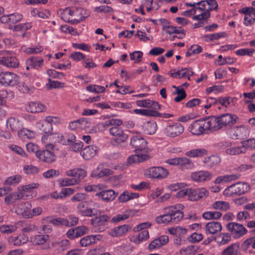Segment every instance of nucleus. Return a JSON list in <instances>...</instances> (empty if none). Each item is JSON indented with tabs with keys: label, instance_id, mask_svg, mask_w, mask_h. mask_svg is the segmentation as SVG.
<instances>
[{
	"label": "nucleus",
	"instance_id": "c9c22d12",
	"mask_svg": "<svg viewBox=\"0 0 255 255\" xmlns=\"http://www.w3.org/2000/svg\"><path fill=\"white\" fill-rule=\"evenodd\" d=\"M49 239V236L47 234H38L30 238V242L35 245H43Z\"/></svg>",
	"mask_w": 255,
	"mask_h": 255
},
{
	"label": "nucleus",
	"instance_id": "4468645a",
	"mask_svg": "<svg viewBox=\"0 0 255 255\" xmlns=\"http://www.w3.org/2000/svg\"><path fill=\"white\" fill-rule=\"evenodd\" d=\"M240 13L245 14L244 24L246 26L253 25L255 22V8L244 7L239 10Z\"/></svg>",
	"mask_w": 255,
	"mask_h": 255
},
{
	"label": "nucleus",
	"instance_id": "ddd939ff",
	"mask_svg": "<svg viewBox=\"0 0 255 255\" xmlns=\"http://www.w3.org/2000/svg\"><path fill=\"white\" fill-rule=\"evenodd\" d=\"M120 126H115L109 129L110 134L114 137L116 142L120 143L125 142L128 138L127 131L124 130Z\"/></svg>",
	"mask_w": 255,
	"mask_h": 255
},
{
	"label": "nucleus",
	"instance_id": "4be33fe9",
	"mask_svg": "<svg viewBox=\"0 0 255 255\" xmlns=\"http://www.w3.org/2000/svg\"><path fill=\"white\" fill-rule=\"evenodd\" d=\"M50 149L46 148L44 150H40L37 153V157L41 160L47 163H52L56 160V156Z\"/></svg>",
	"mask_w": 255,
	"mask_h": 255
},
{
	"label": "nucleus",
	"instance_id": "a19ab883",
	"mask_svg": "<svg viewBox=\"0 0 255 255\" xmlns=\"http://www.w3.org/2000/svg\"><path fill=\"white\" fill-rule=\"evenodd\" d=\"M149 237L148 231L146 230H144L140 231L138 235L132 236L131 241L136 244H139L147 240Z\"/></svg>",
	"mask_w": 255,
	"mask_h": 255
},
{
	"label": "nucleus",
	"instance_id": "774afa93",
	"mask_svg": "<svg viewBox=\"0 0 255 255\" xmlns=\"http://www.w3.org/2000/svg\"><path fill=\"white\" fill-rule=\"evenodd\" d=\"M254 236L247 239L241 245L243 251H247L248 249L252 247L254 249Z\"/></svg>",
	"mask_w": 255,
	"mask_h": 255
},
{
	"label": "nucleus",
	"instance_id": "4d7b16f0",
	"mask_svg": "<svg viewBox=\"0 0 255 255\" xmlns=\"http://www.w3.org/2000/svg\"><path fill=\"white\" fill-rule=\"evenodd\" d=\"M212 207L215 209L226 211L230 208V205L227 202L218 201L214 203Z\"/></svg>",
	"mask_w": 255,
	"mask_h": 255
},
{
	"label": "nucleus",
	"instance_id": "dca6fc26",
	"mask_svg": "<svg viewBox=\"0 0 255 255\" xmlns=\"http://www.w3.org/2000/svg\"><path fill=\"white\" fill-rule=\"evenodd\" d=\"M250 128L246 125H243L240 126H237L233 129L232 138L234 139H245L250 134Z\"/></svg>",
	"mask_w": 255,
	"mask_h": 255
},
{
	"label": "nucleus",
	"instance_id": "603ef678",
	"mask_svg": "<svg viewBox=\"0 0 255 255\" xmlns=\"http://www.w3.org/2000/svg\"><path fill=\"white\" fill-rule=\"evenodd\" d=\"M231 239V236L228 233H222L215 238V241L220 246L228 243Z\"/></svg>",
	"mask_w": 255,
	"mask_h": 255
},
{
	"label": "nucleus",
	"instance_id": "052dcab7",
	"mask_svg": "<svg viewBox=\"0 0 255 255\" xmlns=\"http://www.w3.org/2000/svg\"><path fill=\"white\" fill-rule=\"evenodd\" d=\"M79 218L72 215H68L65 218V226L68 227H73L78 223Z\"/></svg>",
	"mask_w": 255,
	"mask_h": 255
},
{
	"label": "nucleus",
	"instance_id": "f03ea898",
	"mask_svg": "<svg viewBox=\"0 0 255 255\" xmlns=\"http://www.w3.org/2000/svg\"><path fill=\"white\" fill-rule=\"evenodd\" d=\"M184 208V206L181 204L165 207L163 210L164 214L156 217L155 221L158 224L177 223L183 218L184 214L182 211Z\"/></svg>",
	"mask_w": 255,
	"mask_h": 255
},
{
	"label": "nucleus",
	"instance_id": "f8f14e48",
	"mask_svg": "<svg viewBox=\"0 0 255 255\" xmlns=\"http://www.w3.org/2000/svg\"><path fill=\"white\" fill-rule=\"evenodd\" d=\"M110 220V217L106 215L96 217L91 220V223L96 232H102L107 228V223Z\"/></svg>",
	"mask_w": 255,
	"mask_h": 255
},
{
	"label": "nucleus",
	"instance_id": "864d4df0",
	"mask_svg": "<svg viewBox=\"0 0 255 255\" xmlns=\"http://www.w3.org/2000/svg\"><path fill=\"white\" fill-rule=\"evenodd\" d=\"M210 100L213 101V103L214 104L219 103L223 106L227 107L230 104L231 98L230 97L225 98L220 97L218 99L210 98L207 100V103H209Z\"/></svg>",
	"mask_w": 255,
	"mask_h": 255
},
{
	"label": "nucleus",
	"instance_id": "680f3d73",
	"mask_svg": "<svg viewBox=\"0 0 255 255\" xmlns=\"http://www.w3.org/2000/svg\"><path fill=\"white\" fill-rule=\"evenodd\" d=\"M93 208H86L84 210L81 211V215L83 216L86 217H93L97 214V213L95 212V208L98 207L99 205L98 204L94 203L93 204Z\"/></svg>",
	"mask_w": 255,
	"mask_h": 255
},
{
	"label": "nucleus",
	"instance_id": "7c9ffc66",
	"mask_svg": "<svg viewBox=\"0 0 255 255\" xmlns=\"http://www.w3.org/2000/svg\"><path fill=\"white\" fill-rule=\"evenodd\" d=\"M143 132L147 134H153L157 129V124L154 121H147L142 125Z\"/></svg>",
	"mask_w": 255,
	"mask_h": 255
},
{
	"label": "nucleus",
	"instance_id": "39448f33",
	"mask_svg": "<svg viewBox=\"0 0 255 255\" xmlns=\"http://www.w3.org/2000/svg\"><path fill=\"white\" fill-rule=\"evenodd\" d=\"M210 117L194 121L189 127V130L194 134L199 135L206 131L213 132Z\"/></svg>",
	"mask_w": 255,
	"mask_h": 255
},
{
	"label": "nucleus",
	"instance_id": "20e7f679",
	"mask_svg": "<svg viewBox=\"0 0 255 255\" xmlns=\"http://www.w3.org/2000/svg\"><path fill=\"white\" fill-rule=\"evenodd\" d=\"M213 131L218 130L224 127H231L237 123L238 118L237 115L225 114L218 117H210Z\"/></svg>",
	"mask_w": 255,
	"mask_h": 255
},
{
	"label": "nucleus",
	"instance_id": "9d476101",
	"mask_svg": "<svg viewBox=\"0 0 255 255\" xmlns=\"http://www.w3.org/2000/svg\"><path fill=\"white\" fill-rule=\"evenodd\" d=\"M19 78L16 74L11 72L0 73V84L5 87H13L18 83Z\"/></svg>",
	"mask_w": 255,
	"mask_h": 255
},
{
	"label": "nucleus",
	"instance_id": "0e129e2a",
	"mask_svg": "<svg viewBox=\"0 0 255 255\" xmlns=\"http://www.w3.org/2000/svg\"><path fill=\"white\" fill-rule=\"evenodd\" d=\"M17 227L15 225H4L0 227V231L4 234H11L16 231Z\"/></svg>",
	"mask_w": 255,
	"mask_h": 255
},
{
	"label": "nucleus",
	"instance_id": "f3484780",
	"mask_svg": "<svg viewBox=\"0 0 255 255\" xmlns=\"http://www.w3.org/2000/svg\"><path fill=\"white\" fill-rule=\"evenodd\" d=\"M0 63L7 67L16 68L19 65V61L14 54L8 53L0 58Z\"/></svg>",
	"mask_w": 255,
	"mask_h": 255
},
{
	"label": "nucleus",
	"instance_id": "5fc2aeb1",
	"mask_svg": "<svg viewBox=\"0 0 255 255\" xmlns=\"http://www.w3.org/2000/svg\"><path fill=\"white\" fill-rule=\"evenodd\" d=\"M185 5L191 6L192 8L190 9L184 11L182 14L183 15L189 16L196 13L197 10L199 11V9L198 8L199 5L196 4V2H186Z\"/></svg>",
	"mask_w": 255,
	"mask_h": 255
},
{
	"label": "nucleus",
	"instance_id": "bb28decb",
	"mask_svg": "<svg viewBox=\"0 0 255 255\" xmlns=\"http://www.w3.org/2000/svg\"><path fill=\"white\" fill-rule=\"evenodd\" d=\"M7 241L10 245L19 246L26 243L28 238L24 235H14L9 237Z\"/></svg>",
	"mask_w": 255,
	"mask_h": 255
},
{
	"label": "nucleus",
	"instance_id": "e2e57ef3",
	"mask_svg": "<svg viewBox=\"0 0 255 255\" xmlns=\"http://www.w3.org/2000/svg\"><path fill=\"white\" fill-rule=\"evenodd\" d=\"M226 36V33L224 32L214 33L210 34H207L204 36L205 41H213L218 40L221 38L224 37Z\"/></svg>",
	"mask_w": 255,
	"mask_h": 255
},
{
	"label": "nucleus",
	"instance_id": "3c124183",
	"mask_svg": "<svg viewBox=\"0 0 255 255\" xmlns=\"http://www.w3.org/2000/svg\"><path fill=\"white\" fill-rule=\"evenodd\" d=\"M204 162L207 166L211 167L218 164L220 162V159L219 156L213 155L205 157L204 159Z\"/></svg>",
	"mask_w": 255,
	"mask_h": 255
},
{
	"label": "nucleus",
	"instance_id": "f257e3e1",
	"mask_svg": "<svg viewBox=\"0 0 255 255\" xmlns=\"http://www.w3.org/2000/svg\"><path fill=\"white\" fill-rule=\"evenodd\" d=\"M130 144L135 148L136 154L128 158V163L140 162L149 158V156L147 154L148 148H147L146 141L140 135H133L130 139Z\"/></svg>",
	"mask_w": 255,
	"mask_h": 255
},
{
	"label": "nucleus",
	"instance_id": "8fccbe9b",
	"mask_svg": "<svg viewBox=\"0 0 255 255\" xmlns=\"http://www.w3.org/2000/svg\"><path fill=\"white\" fill-rule=\"evenodd\" d=\"M31 14L33 16L38 17L43 19L48 18L50 16V12L48 10H40L37 8L31 10Z\"/></svg>",
	"mask_w": 255,
	"mask_h": 255
},
{
	"label": "nucleus",
	"instance_id": "6ab92c4d",
	"mask_svg": "<svg viewBox=\"0 0 255 255\" xmlns=\"http://www.w3.org/2000/svg\"><path fill=\"white\" fill-rule=\"evenodd\" d=\"M148 174L152 178L163 179L168 174L167 170L162 167H152L148 169Z\"/></svg>",
	"mask_w": 255,
	"mask_h": 255
},
{
	"label": "nucleus",
	"instance_id": "412c9836",
	"mask_svg": "<svg viewBox=\"0 0 255 255\" xmlns=\"http://www.w3.org/2000/svg\"><path fill=\"white\" fill-rule=\"evenodd\" d=\"M190 178L194 181L201 182L209 180L211 178V174L209 171L200 170L192 172Z\"/></svg>",
	"mask_w": 255,
	"mask_h": 255
},
{
	"label": "nucleus",
	"instance_id": "473e14b6",
	"mask_svg": "<svg viewBox=\"0 0 255 255\" xmlns=\"http://www.w3.org/2000/svg\"><path fill=\"white\" fill-rule=\"evenodd\" d=\"M6 125L7 128H9V129L13 132L18 131V133L22 127L20 121L13 117H11L7 120Z\"/></svg>",
	"mask_w": 255,
	"mask_h": 255
},
{
	"label": "nucleus",
	"instance_id": "de8ad7c7",
	"mask_svg": "<svg viewBox=\"0 0 255 255\" xmlns=\"http://www.w3.org/2000/svg\"><path fill=\"white\" fill-rule=\"evenodd\" d=\"M139 195L137 193H132L128 191L124 192L119 197L120 202L124 203L129 200L138 198Z\"/></svg>",
	"mask_w": 255,
	"mask_h": 255
},
{
	"label": "nucleus",
	"instance_id": "393cba45",
	"mask_svg": "<svg viewBox=\"0 0 255 255\" xmlns=\"http://www.w3.org/2000/svg\"><path fill=\"white\" fill-rule=\"evenodd\" d=\"M25 109L28 112L35 113L45 111L46 107L39 102H31L26 105Z\"/></svg>",
	"mask_w": 255,
	"mask_h": 255
},
{
	"label": "nucleus",
	"instance_id": "bf43d9fd",
	"mask_svg": "<svg viewBox=\"0 0 255 255\" xmlns=\"http://www.w3.org/2000/svg\"><path fill=\"white\" fill-rule=\"evenodd\" d=\"M47 222L53 224L55 226H65V222L64 218H54L52 217H47Z\"/></svg>",
	"mask_w": 255,
	"mask_h": 255
},
{
	"label": "nucleus",
	"instance_id": "13d9d810",
	"mask_svg": "<svg viewBox=\"0 0 255 255\" xmlns=\"http://www.w3.org/2000/svg\"><path fill=\"white\" fill-rule=\"evenodd\" d=\"M22 177L20 175H15L8 177L4 182V185H12L19 183Z\"/></svg>",
	"mask_w": 255,
	"mask_h": 255
},
{
	"label": "nucleus",
	"instance_id": "b1692460",
	"mask_svg": "<svg viewBox=\"0 0 255 255\" xmlns=\"http://www.w3.org/2000/svg\"><path fill=\"white\" fill-rule=\"evenodd\" d=\"M169 241L168 237L166 235H162L158 238L155 239L148 245V249L150 251L159 249L161 246L165 245Z\"/></svg>",
	"mask_w": 255,
	"mask_h": 255
},
{
	"label": "nucleus",
	"instance_id": "a18cd8bd",
	"mask_svg": "<svg viewBox=\"0 0 255 255\" xmlns=\"http://www.w3.org/2000/svg\"><path fill=\"white\" fill-rule=\"evenodd\" d=\"M247 149L244 145L241 146H233L226 149V153L231 155H237L246 152Z\"/></svg>",
	"mask_w": 255,
	"mask_h": 255
},
{
	"label": "nucleus",
	"instance_id": "a878e982",
	"mask_svg": "<svg viewBox=\"0 0 255 255\" xmlns=\"http://www.w3.org/2000/svg\"><path fill=\"white\" fill-rule=\"evenodd\" d=\"M113 173V171L109 168H104L103 164L99 165L97 168L91 173L92 177L101 178L109 176Z\"/></svg>",
	"mask_w": 255,
	"mask_h": 255
},
{
	"label": "nucleus",
	"instance_id": "0eeeda50",
	"mask_svg": "<svg viewBox=\"0 0 255 255\" xmlns=\"http://www.w3.org/2000/svg\"><path fill=\"white\" fill-rule=\"evenodd\" d=\"M250 189L249 184L245 182H238L226 188L223 194L227 197H234L241 195L248 192Z\"/></svg>",
	"mask_w": 255,
	"mask_h": 255
},
{
	"label": "nucleus",
	"instance_id": "1a4fd4ad",
	"mask_svg": "<svg viewBox=\"0 0 255 255\" xmlns=\"http://www.w3.org/2000/svg\"><path fill=\"white\" fill-rule=\"evenodd\" d=\"M184 130V127L180 123L168 124L164 128L163 133L168 137H175L179 136Z\"/></svg>",
	"mask_w": 255,
	"mask_h": 255
},
{
	"label": "nucleus",
	"instance_id": "4c0bfd02",
	"mask_svg": "<svg viewBox=\"0 0 255 255\" xmlns=\"http://www.w3.org/2000/svg\"><path fill=\"white\" fill-rule=\"evenodd\" d=\"M136 103L137 106L140 107L151 108L154 110L160 109V105L158 103L148 99L138 100L136 101Z\"/></svg>",
	"mask_w": 255,
	"mask_h": 255
},
{
	"label": "nucleus",
	"instance_id": "f704fd0d",
	"mask_svg": "<svg viewBox=\"0 0 255 255\" xmlns=\"http://www.w3.org/2000/svg\"><path fill=\"white\" fill-rule=\"evenodd\" d=\"M178 166L181 170L191 169L194 167L192 160L184 156L178 157Z\"/></svg>",
	"mask_w": 255,
	"mask_h": 255
},
{
	"label": "nucleus",
	"instance_id": "6e6552de",
	"mask_svg": "<svg viewBox=\"0 0 255 255\" xmlns=\"http://www.w3.org/2000/svg\"><path fill=\"white\" fill-rule=\"evenodd\" d=\"M62 134L54 132L43 135L41 137V141L45 144L46 148L52 149L54 148V144L59 143L62 144L65 143V140H63Z\"/></svg>",
	"mask_w": 255,
	"mask_h": 255
},
{
	"label": "nucleus",
	"instance_id": "6e6d98bb",
	"mask_svg": "<svg viewBox=\"0 0 255 255\" xmlns=\"http://www.w3.org/2000/svg\"><path fill=\"white\" fill-rule=\"evenodd\" d=\"M222 214L218 211H208L203 213V217L206 220L218 219L222 217Z\"/></svg>",
	"mask_w": 255,
	"mask_h": 255
},
{
	"label": "nucleus",
	"instance_id": "aec40b11",
	"mask_svg": "<svg viewBox=\"0 0 255 255\" xmlns=\"http://www.w3.org/2000/svg\"><path fill=\"white\" fill-rule=\"evenodd\" d=\"M103 237V236L100 234L87 235L80 240V245L82 247H86L102 240Z\"/></svg>",
	"mask_w": 255,
	"mask_h": 255
},
{
	"label": "nucleus",
	"instance_id": "49530a36",
	"mask_svg": "<svg viewBox=\"0 0 255 255\" xmlns=\"http://www.w3.org/2000/svg\"><path fill=\"white\" fill-rule=\"evenodd\" d=\"M193 72L186 68H182L180 70H178L174 73H169V75L175 78H181L185 77L186 76L192 75Z\"/></svg>",
	"mask_w": 255,
	"mask_h": 255
},
{
	"label": "nucleus",
	"instance_id": "09e8293b",
	"mask_svg": "<svg viewBox=\"0 0 255 255\" xmlns=\"http://www.w3.org/2000/svg\"><path fill=\"white\" fill-rule=\"evenodd\" d=\"M22 198L21 195L18 192H13L7 195L4 198V202L6 205L15 203Z\"/></svg>",
	"mask_w": 255,
	"mask_h": 255
},
{
	"label": "nucleus",
	"instance_id": "37998d69",
	"mask_svg": "<svg viewBox=\"0 0 255 255\" xmlns=\"http://www.w3.org/2000/svg\"><path fill=\"white\" fill-rule=\"evenodd\" d=\"M239 253V244L238 243L232 244L222 252V255H238Z\"/></svg>",
	"mask_w": 255,
	"mask_h": 255
},
{
	"label": "nucleus",
	"instance_id": "c756f323",
	"mask_svg": "<svg viewBox=\"0 0 255 255\" xmlns=\"http://www.w3.org/2000/svg\"><path fill=\"white\" fill-rule=\"evenodd\" d=\"M130 229V226L123 225L115 228L109 232V234L113 237H120L127 233Z\"/></svg>",
	"mask_w": 255,
	"mask_h": 255
},
{
	"label": "nucleus",
	"instance_id": "338daca9",
	"mask_svg": "<svg viewBox=\"0 0 255 255\" xmlns=\"http://www.w3.org/2000/svg\"><path fill=\"white\" fill-rule=\"evenodd\" d=\"M86 90L92 93H101L105 92V88L102 86L93 85L87 86Z\"/></svg>",
	"mask_w": 255,
	"mask_h": 255
},
{
	"label": "nucleus",
	"instance_id": "72a5a7b5",
	"mask_svg": "<svg viewBox=\"0 0 255 255\" xmlns=\"http://www.w3.org/2000/svg\"><path fill=\"white\" fill-rule=\"evenodd\" d=\"M206 231L209 234H216L222 230V227L218 222H211L208 223L205 226Z\"/></svg>",
	"mask_w": 255,
	"mask_h": 255
},
{
	"label": "nucleus",
	"instance_id": "58836bf2",
	"mask_svg": "<svg viewBox=\"0 0 255 255\" xmlns=\"http://www.w3.org/2000/svg\"><path fill=\"white\" fill-rule=\"evenodd\" d=\"M166 32L169 34H177L178 39H183L185 37V32L182 27H176L173 26H168L167 27Z\"/></svg>",
	"mask_w": 255,
	"mask_h": 255
},
{
	"label": "nucleus",
	"instance_id": "cd10ccee",
	"mask_svg": "<svg viewBox=\"0 0 255 255\" xmlns=\"http://www.w3.org/2000/svg\"><path fill=\"white\" fill-rule=\"evenodd\" d=\"M117 194L113 190H103L97 192L96 195L105 202H110L113 201L116 197Z\"/></svg>",
	"mask_w": 255,
	"mask_h": 255
},
{
	"label": "nucleus",
	"instance_id": "c03bdc74",
	"mask_svg": "<svg viewBox=\"0 0 255 255\" xmlns=\"http://www.w3.org/2000/svg\"><path fill=\"white\" fill-rule=\"evenodd\" d=\"M240 175L239 174H231V175H226L224 176H220L218 177L215 181L216 184H220L221 183H225L227 182L231 181L238 179L240 178Z\"/></svg>",
	"mask_w": 255,
	"mask_h": 255
},
{
	"label": "nucleus",
	"instance_id": "5701e85b",
	"mask_svg": "<svg viewBox=\"0 0 255 255\" xmlns=\"http://www.w3.org/2000/svg\"><path fill=\"white\" fill-rule=\"evenodd\" d=\"M31 207V204L29 202H22L17 205L15 212L16 214L21 215L24 218L27 219L26 215L28 214Z\"/></svg>",
	"mask_w": 255,
	"mask_h": 255
},
{
	"label": "nucleus",
	"instance_id": "7ed1b4c3",
	"mask_svg": "<svg viewBox=\"0 0 255 255\" xmlns=\"http://www.w3.org/2000/svg\"><path fill=\"white\" fill-rule=\"evenodd\" d=\"M90 15L86 9L79 7H69L65 9L61 13V18L64 21L71 24H78Z\"/></svg>",
	"mask_w": 255,
	"mask_h": 255
},
{
	"label": "nucleus",
	"instance_id": "69168bd1",
	"mask_svg": "<svg viewBox=\"0 0 255 255\" xmlns=\"http://www.w3.org/2000/svg\"><path fill=\"white\" fill-rule=\"evenodd\" d=\"M79 183V180L77 179L64 178L62 179L60 182L61 186H68L77 184Z\"/></svg>",
	"mask_w": 255,
	"mask_h": 255
},
{
	"label": "nucleus",
	"instance_id": "a211bd4d",
	"mask_svg": "<svg viewBox=\"0 0 255 255\" xmlns=\"http://www.w3.org/2000/svg\"><path fill=\"white\" fill-rule=\"evenodd\" d=\"M209 192L205 188L193 189L190 188L189 200L197 201L200 199L206 198Z\"/></svg>",
	"mask_w": 255,
	"mask_h": 255
},
{
	"label": "nucleus",
	"instance_id": "e433bc0d",
	"mask_svg": "<svg viewBox=\"0 0 255 255\" xmlns=\"http://www.w3.org/2000/svg\"><path fill=\"white\" fill-rule=\"evenodd\" d=\"M26 64L30 65L31 68L38 69L43 65V59L40 57L32 56L26 60Z\"/></svg>",
	"mask_w": 255,
	"mask_h": 255
},
{
	"label": "nucleus",
	"instance_id": "2f4dec72",
	"mask_svg": "<svg viewBox=\"0 0 255 255\" xmlns=\"http://www.w3.org/2000/svg\"><path fill=\"white\" fill-rule=\"evenodd\" d=\"M98 149V147L96 145H89L84 148L82 156L85 159L89 160L97 154Z\"/></svg>",
	"mask_w": 255,
	"mask_h": 255
},
{
	"label": "nucleus",
	"instance_id": "2eb2a0df",
	"mask_svg": "<svg viewBox=\"0 0 255 255\" xmlns=\"http://www.w3.org/2000/svg\"><path fill=\"white\" fill-rule=\"evenodd\" d=\"M89 232L88 228L86 226H80L74 228H70L66 233V236L71 240L79 238Z\"/></svg>",
	"mask_w": 255,
	"mask_h": 255
},
{
	"label": "nucleus",
	"instance_id": "c85d7f7f",
	"mask_svg": "<svg viewBox=\"0 0 255 255\" xmlns=\"http://www.w3.org/2000/svg\"><path fill=\"white\" fill-rule=\"evenodd\" d=\"M66 175L68 176L73 177L74 179H78L79 183L80 180L86 176L87 172L84 169L78 168L67 170L66 172Z\"/></svg>",
	"mask_w": 255,
	"mask_h": 255
},
{
	"label": "nucleus",
	"instance_id": "423d86ee",
	"mask_svg": "<svg viewBox=\"0 0 255 255\" xmlns=\"http://www.w3.org/2000/svg\"><path fill=\"white\" fill-rule=\"evenodd\" d=\"M199 5L198 8L199 14L193 16V19H208L210 16V11L217 10L218 4L216 0H205L196 2Z\"/></svg>",
	"mask_w": 255,
	"mask_h": 255
},
{
	"label": "nucleus",
	"instance_id": "79ce46f5",
	"mask_svg": "<svg viewBox=\"0 0 255 255\" xmlns=\"http://www.w3.org/2000/svg\"><path fill=\"white\" fill-rule=\"evenodd\" d=\"M123 124V121L118 119H112L100 123L98 126L102 128L103 129H106L110 127H115V126H121Z\"/></svg>",
	"mask_w": 255,
	"mask_h": 255
},
{
	"label": "nucleus",
	"instance_id": "9b49d317",
	"mask_svg": "<svg viewBox=\"0 0 255 255\" xmlns=\"http://www.w3.org/2000/svg\"><path fill=\"white\" fill-rule=\"evenodd\" d=\"M226 227L233 237L236 239L241 238L248 233V230L243 225L236 222L229 223Z\"/></svg>",
	"mask_w": 255,
	"mask_h": 255
},
{
	"label": "nucleus",
	"instance_id": "ea45409f",
	"mask_svg": "<svg viewBox=\"0 0 255 255\" xmlns=\"http://www.w3.org/2000/svg\"><path fill=\"white\" fill-rule=\"evenodd\" d=\"M207 154V151L203 148H195L185 152L187 157L190 158L201 157Z\"/></svg>",
	"mask_w": 255,
	"mask_h": 255
}]
</instances>
